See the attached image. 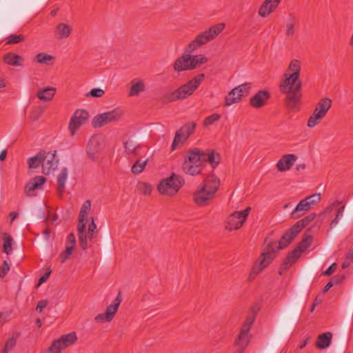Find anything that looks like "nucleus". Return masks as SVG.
<instances>
[{
	"label": "nucleus",
	"mask_w": 353,
	"mask_h": 353,
	"mask_svg": "<svg viewBox=\"0 0 353 353\" xmlns=\"http://www.w3.org/2000/svg\"><path fill=\"white\" fill-rule=\"evenodd\" d=\"M190 54L185 53L178 58L174 63L173 68L176 72L191 70L190 65Z\"/></svg>",
	"instance_id": "23"
},
{
	"label": "nucleus",
	"mask_w": 353,
	"mask_h": 353,
	"mask_svg": "<svg viewBox=\"0 0 353 353\" xmlns=\"http://www.w3.org/2000/svg\"><path fill=\"white\" fill-rule=\"evenodd\" d=\"M297 159V156L294 154H284L278 161L276 167L279 172H285L293 166Z\"/></svg>",
	"instance_id": "19"
},
{
	"label": "nucleus",
	"mask_w": 353,
	"mask_h": 353,
	"mask_svg": "<svg viewBox=\"0 0 353 353\" xmlns=\"http://www.w3.org/2000/svg\"><path fill=\"white\" fill-rule=\"evenodd\" d=\"M243 94L238 93V88H234L225 97V106H230L241 101Z\"/></svg>",
	"instance_id": "29"
},
{
	"label": "nucleus",
	"mask_w": 353,
	"mask_h": 353,
	"mask_svg": "<svg viewBox=\"0 0 353 353\" xmlns=\"http://www.w3.org/2000/svg\"><path fill=\"white\" fill-rule=\"evenodd\" d=\"M200 161L202 167H203L204 163L208 162L214 169L221 162L220 154L214 150H208L207 152L200 150Z\"/></svg>",
	"instance_id": "16"
},
{
	"label": "nucleus",
	"mask_w": 353,
	"mask_h": 353,
	"mask_svg": "<svg viewBox=\"0 0 353 353\" xmlns=\"http://www.w3.org/2000/svg\"><path fill=\"white\" fill-rule=\"evenodd\" d=\"M87 219L79 218V223L77 225L78 234H86Z\"/></svg>",
	"instance_id": "56"
},
{
	"label": "nucleus",
	"mask_w": 353,
	"mask_h": 353,
	"mask_svg": "<svg viewBox=\"0 0 353 353\" xmlns=\"http://www.w3.org/2000/svg\"><path fill=\"white\" fill-rule=\"evenodd\" d=\"M215 197V194L201 186V188L193 193V201L199 206H206Z\"/></svg>",
	"instance_id": "14"
},
{
	"label": "nucleus",
	"mask_w": 353,
	"mask_h": 353,
	"mask_svg": "<svg viewBox=\"0 0 353 353\" xmlns=\"http://www.w3.org/2000/svg\"><path fill=\"white\" fill-rule=\"evenodd\" d=\"M254 315H248L246 317L245 321H244L243 324L242 325L241 332L249 334V331L250 330V327L253 324L254 321Z\"/></svg>",
	"instance_id": "45"
},
{
	"label": "nucleus",
	"mask_w": 353,
	"mask_h": 353,
	"mask_svg": "<svg viewBox=\"0 0 353 353\" xmlns=\"http://www.w3.org/2000/svg\"><path fill=\"white\" fill-rule=\"evenodd\" d=\"M301 254V252L296 248L290 252L280 267L279 274H281L283 271H286L290 265L294 263L299 259Z\"/></svg>",
	"instance_id": "20"
},
{
	"label": "nucleus",
	"mask_w": 353,
	"mask_h": 353,
	"mask_svg": "<svg viewBox=\"0 0 353 353\" xmlns=\"http://www.w3.org/2000/svg\"><path fill=\"white\" fill-rule=\"evenodd\" d=\"M91 202L89 200L85 201L81 206L79 218L87 219L88 215L90 211Z\"/></svg>",
	"instance_id": "48"
},
{
	"label": "nucleus",
	"mask_w": 353,
	"mask_h": 353,
	"mask_svg": "<svg viewBox=\"0 0 353 353\" xmlns=\"http://www.w3.org/2000/svg\"><path fill=\"white\" fill-rule=\"evenodd\" d=\"M66 244L68 246H72V248H75L76 238L74 233L71 232L68 235Z\"/></svg>",
	"instance_id": "62"
},
{
	"label": "nucleus",
	"mask_w": 353,
	"mask_h": 353,
	"mask_svg": "<svg viewBox=\"0 0 353 353\" xmlns=\"http://www.w3.org/2000/svg\"><path fill=\"white\" fill-rule=\"evenodd\" d=\"M221 114L218 113H214L208 117H207L203 122V125L205 127H208L209 125H212L215 122L218 121L221 119Z\"/></svg>",
	"instance_id": "49"
},
{
	"label": "nucleus",
	"mask_w": 353,
	"mask_h": 353,
	"mask_svg": "<svg viewBox=\"0 0 353 353\" xmlns=\"http://www.w3.org/2000/svg\"><path fill=\"white\" fill-rule=\"evenodd\" d=\"M147 163H148V159L144 160V161H143L141 159L137 160L132 167V169H131L132 172L135 174H140L144 170Z\"/></svg>",
	"instance_id": "44"
},
{
	"label": "nucleus",
	"mask_w": 353,
	"mask_h": 353,
	"mask_svg": "<svg viewBox=\"0 0 353 353\" xmlns=\"http://www.w3.org/2000/svg\"><path fill=\"white\" fill-rule=\"evenodd\" d=\"M225 28L224 23H218L212 26L208 30L199 34L185 49V52L190 54L201 46L214 39Z\"/></svg>",
	"instance_id": "4"
},
{
	"label": "nucleus",
	"mask_w": 353,
	"mask_h": 353,
	"mask_svg": "<svg viewBox=\"0 0 353 353\" xmlns=\"http://www.w3.org/2000/svg\"><path fill=\"white\" fill-rule=\"evenodd\" d=\"M35 58L37 62L47 65L49 64L50 61H52L54 59L53 56L45 53H39L36 55Z\"/></svg>",
	"instance_id": "47"
},
{
	"label": "nucleus",
	"mask_w": 353,
	"mask_h": 353,
	"mask_svg": "<svg viewBox=\"0 0 353 353\" xmlns=\"http://www.w3.org/2000/svg\"><path fill=\"white\" fill-rule=\"evenodd\" d=\"M125 151L128 154L138 156L140 154L141 145L136 137H129L123 142Z\"/></svg>",
	"instance_id": "22"
},
{
	"label": "nucleus",
	"mask_w": 353,
	"mask_h": 353,
	"mask_svg": "<svg viewBox=\"0 0 353 353\" xmlns=\"http://www.w3.org/2000/svg\"><path fill=\"white\" fill-rule=\"evenodd\" d=\"M48 302L49 301L46 299L39 301L36 307V311L39 313L41 312L42 310L48 305Z\"/></svg>",
	"instance_id": "63"
},
{
	"label": "nucleus",
	"mask_w": 353,
	"mask_h": 353,
	"mask_svg": "<svg viewBox=\"0 0 353 353\" xmlns=\"http://www.w3.org/2000/svg\"><path fill=\"white\" fill-rule=\"evenodd\" d=\"M73 250L74 248H72V246L66 245L65 250L63 252H61L59 256V261L61 263H65L67 260H68L70 258Z\"/></svg>",
	"instance_id": "50"
},
{
	"label": "nucleus",
	"mask_w": 353,
	"mask_h": 353,
	"mask_svg": "<svg viewBox=\"0 0 353 353\" xmlns=\"http://www.w3.org/2000/svg\"><path fill=\"white\" fill-rule=\"evenodd\" d=\"M68 178V169L63 168L57 177V192L60 196L65 191V185Z\"/></svg>",
	"instance_id": "31"
},
{
	"label": "nucleus",
	"mask_w": 353,
	"mask_h": 353,
	"mask_svg": "<svg viewBox=\"0 0 353 353\" xmlns=\"http://www.w3.org/2000/svg\"><path fill=\"white\" fill-rule=\"evenodd\" d=\"M72 32L71 27L65 23H60L56 26L54 36L58 39L68 38Z\"/></svg>",
	"instance_id": "25"
},
{
	"label": "nucleus",
	"mask_w": 353,
	"mask_h": 353,
	"mask_svg": "<svg viewBox=\"0 0 353 353\" xmlns=\"http://www.w3.org/2000/svg\"><path fill=\"white\" fill-rule=\"evenodd\" d=\"M46 181V178L43 176H36L31 179L24 188L26 194L27 196H32L34 190L42 189L43 185Z\"/></svg>",
	"instance_id": "18"
},
{
	"label": "nucleus",
	"mask_w": 353,
	"mask_h": 353,
	"mask_svg": "<svg viewBox=\"0 0 353 353\" xmlns=\"http://www.w3.org/2000/svg\"><path fill=\"white\" fill-rule=\"evenodd\" d=\"M316 216V214L314 212L310 213L302 219L296 222L292 226L296 230H297L298 233L299 234L302 229L306 227L315 219Z\"/></svg>",
	"instance_id": "33"
},
{
	"label": "nucleus",
	"mask_w": 353,
	"mask_h": 353,
	"mask_svg": "<svg viewBox=\"0 0 353 353\" xmlns=\"http://www.w3.org/2000/svg\"><path fill=\"white\" fill-rule=\"evenodd\" d=\"M196 127V123L194 121L188 122L181 127L175 133L172 150H174L179 143L183 144L190 136L194 134Z\"/></svg>",
	"instance_id": "11"
},
{
	"label": "nucleus",
	"mask_w": 353,
	"mask_h": 353,
	"mask_svg": "<svg viewBox=\"0 0 353 353\" xmlns=\"http://www.w3.org/2000/svg\"><path fill=\"white\" fill-rule=\"evenodd\" d=\"M3 252L9 254L12 251V238L8 233L3 234Z\"/></svg>",
	"instance_id": "42"
},
{
	"label": "nucleus",
	"mask_w": 353,
	"mask_h": 353,
	"mask_svg": "<svg viewBox=\"0 0 353 353\" xmlns=\"http://www.w3.org/2000/svg\"><path fill=\"white\" fill-rule=\"evenodd\" d=\"M199 155H201L200 149L196 148L191 149L188 152L187 157H185L184 161L190 163L201 165V157Z\"/></svg>",
	"instance_id": "35"
},
{
	"label": "nucleus",
	"mask_w": 353,
	"mask_h": 353,
	"mask_svg": "<svg viewBox=\"0 0 353 353\" xmlns=\"http://www.w3.org/2000/svg\"><path fill=\"white\" fill-rule=\"evenodd\" d=\"M310 208V203H307L305 199H302L293 210L291 215L293 218L298 219L303 216L305 212L308 211Z\"/></svg>",
	"instance_id": "28"
},
{
	"label": "nucleus",
	"mask_w": 353,
	"mask_h": 353,
	"mask_svg": "<svg viewBox=\"0 0 353 353\" xmlns=\"http://www.w3.org/2000/svg\"><path fill=\"white\" fill-rule=\"evenodd\" d=\"M103 148L102 137L99 135L92 136L90 139L86 148L88 157L93 161H98L102 156Z\"/></svg>",
	"instance_id": "10"
},
{
	"label": "nucleus",
	"mask_w": 353,
	"mask_h": 353,
	"mask_svg": "<svg viewBox=\"0 0 353 353\" xmlns=\"http://www.w3.org/2000/svg\"><path fill=\"white\" fill-rule=\"evenodd\" d=\"M89 118V114L85 110L78 109L72 116L68 129L72 136H74L79 128L85 123Z\"/></svg>",
	"instance_id": "13"
},
{
	"label": "nucleus",
	"mask_w": 353,
	"mask_h": 353,
	"mask_svg": "<svg viewBox=\"0 0 353 353\" xmlns=\"http://www.w3.org/2000/svg\"><path fill=\"white\" fill-rule=\"evenodd\" d=\"M3 61L10 65L20 66L23 64V58L20 55L8 52L4 55Z\"/></svg>",
	"instance_id": "30"
},
{
	"label": "nucleus",
	"mask_w": 353,
	"mask_h": 353,
	"mask_svg": "<svg viewBox=\"0 0 353 353\" xmlns=\"http://www.w3.org/2000/svg\"><path fill=\"white\" fill-rule=\"evenodd\" d=\"M332 334L330 332H324L318 336L316 347L319 350L328 347L331 343Z\"/></svg>",
	"instance_id": "26"
},
{
	"label": "nucleus",
	"mask_w": 353,
	"mask_h": 353,
	"mask_svg": "<svg viewBox=\"0 0 353 353\" xmlns=\"http://www.w3.org/2000/svg\"><path fill=\"white\" fill-rule=\"evenodd\" d=\"M0 278H3L10 270L9 264L6 261H3V264L1 266Z\"/></svg>",
	"instance_id": "60"
},
{
	"label": "nucleus",
	"mask_w": 353,
	"mask_h": 353,
	"mask_svg": "<svg viewBox=\"0 0 353 353\" xmlns=\"http://www.w3.org/2000/svg\"><path fill=\"white\" fill-rule=\"evenodd\" d=\"M56 88L48 86L39 90L37 92V97L41 101H50L54 98Z\"/></svg>",
	"instance_id": "27"
},
{
	"label": "nucleus",
	"mask_w": 353,
	"mask_h": 353,
	"mask_svg": "<svg viewBox=\"0 0 353 353\" xmlns=\"http://www.w3.org/2000/svg\"><path fill=\"white\" fill-rule=\"evenodd\" d=\"M17 336H13L11 338L8 339L4 345L3 348L1 350V351L0 352L8 353V352L10 350H12L15 347V345L17 344Z\"/></svg>",
	"instance_id": "46"
},
{
	"label": "nucleus",
	"mask_w": 353,
	"mask_h": 353,
	"mask_svg": "<svg viewBox=\"0 0 353 353\" xmlns=\"http://www.w3.org/2000/svg\"><path fill=\"white\" fill-rule=\"evenodd\" d=\"M298 234L297 230L292 226L282 235L279 241L270 242L252 266L249 278L254 279L276 257L277 252L287 248Z\"/></svg>",
	"instance_id": "1"
},
{
	"label": "nucleus",
	"mask_w": 353,
	"mask_h": 353,
	"mask_svg": "<svg viewBox=\"0 0 353 353\" xmlns=\"http://www.w3.org/2000/svg\"><path fill=\"white\" fill-rule=\"evenodd\" d=\"M182 168L185 174L194 176L200 174L203 170L202 165L194 164L188 162H183Z\"/></svg>",
	"instance_id": "32"
},
{
	"label": "nucleus",
	"mask_w": 353,
	"mask_h": 353,
	"mask_svg": "<svg viewBox=\"0 0 353 353\" xmlns=\"http://www.w3.org/2000/svg\"><path fill=\"white\" fill-rule=\"evenodd\" d=\"M77 341V336L75 332L63 334L52 342L46 353H61V350L74 344Z\"/></svg>",
	"instance_id": "7"
},
{
	"label": "nucleus",
	"mask_w": 353,
	"mask_h": 353,
	"mask_svg": "<svg viewBox=\"0 0 353 353\" xmlns=\"http://www.w3.org/2000/svg\"><path fill=\"white\" fill-rule=\"evenodd\" d=\"M80 246L83 250H85L88 247L87 234H78Z\"/></svg>",
	"instance_id": "59"
},
{
	"label": "nucleus",
	"mask_w": 353,
	"mask_h": 353,
	"mask_svg": "<svg viewBox=\"0 0 353 353\" xmlns=\"http://www.w3.org/2000/svg\"><path fill=\"white\" fill-rule=\"evenodd\" d=\"M45 154V150L39 151L36 155L28 159V165L30 168H37L42 165L43 156Z\"/></svg>",
	"instance_id": "38"
},
{
	"label": "nucleus",
	"mask_w": 353,
	"mask_h": 353,
	"mask_svg": "<svg viewBox=\"0 0 353 353\" xmlns=\"http://www.w3.org/2000/svg\"><path fill=\"white\" fill-rule=\"evenodd\" d=\"M285 79L282 80L279 90L285 94V104L290 110H294L301 104L303 97L301 88L302 83L299 78H291V76L285 74Z\"/></svg>",
	"instance_id": "2"
},
{
	"label": "nucleus",
	"mask_w": 353,
	"mask_h": 353,
	"mask_svg": "<svg viewBox=\"0 0 353 353\" xmlns=\"http://www.w3.org/2000/svg\"><path fill=\"white\" fill-rule=\"evenodd\" d=\"M250 211L251 208L247 207L243 210L232 213L225 221V229L229 231L239 229L245 221Z\"/></svg>",
	"instance_id": "8"
},
{
	"label": "nucleus",
	"mask_w": 353,
	"mask_h": 353,
	"mask_svg": "<svg viewBox=\"0 0 353 353\" xmlns=\"http://www.w3.org/2000/svg\"><path fill=\"white\" fill-rule=\"evenodd\" d=\"M252 86V83H244L240 85H238L235 87L236 88H238V93L243 94V96H247L250 92V89Z\"/></svg>",
	"instance_id": "51"
},
{
	"label": "nucleus",
	"mask_w": 353,
	"mask_h": 353,
	"mask_svg": "<svg viewBox=\"0 0 353 353\" xmlns=\"http://www.w3.org/2000/svg\"><path fill=\"white\" fill-rule=\"evenodd\" d=\"M59 163V159L56 155V151L46 152L43 156L42 172L48 175L57 169Z\"/></svg>",
	"instance_id": "15"
},
{
	"label": "nucleus",
	"mask_w": 353,
	"mask_h": 353,
	"mask_svg": "<svg viewBox=\"0 0 353 353\" xmlns=\"http://www.w3.org/2000/svg\"><path fill=\"white\" fill-rule=\"evenodd\" d=\"M294 33H295L294 23L288 21L286 24V32H285L286 36L288 37H291L294 36Z\"/></svg>",
	"instance_id": "57"
},
{
	"label": "nucleus",
	"mask_w": 353,
	"mask_h": 353,
	"mask_svg": "<svg viewBox=\"0 0 353 353\" xmlns=\"http://www.w3.org/2000/svg\"><path fill=\"white\" fill-rule=\"evenodd\" d=\"M205 79L204 74H199L193 79L183 84L177 89L168 92L159 98V101L162 104L172 103L179 100H183L191 96L194 92L199 88L201 82Z\"/></svg>",
	"instance_id": "3"
},
{
	"label": "nucleus",
	"mask_w": 353,
	"mask_h": 353,
	"mask_svg": "<svg viewBox=\"0 0 353 353\" xmlns=\"http://www.w3.org/2000/svg\"><path fill=\"white\" fill-rule=\"evenodd\" d=\"M184 183L185 181L181 176L172 173L170 176L160 181L157 190L161 194L172 196L179 192Z\"/></svg>",
	"instance_id": "5"
},
{
	"label": "nucleus",
	"mask_w": 353,
	"mask_h": 353,
	"mask_svg": "<svg viewBox=\"0 0 353 353\" xmlns=\"http://www.w3.org/2000/svg\"><path fill=\"white\" fill-rule=\"evenodd\" d=\"M332 105V101L330 98L324 97L321 99L316 103L312 114L309 117L307 126L312 128L320 123L321 121L325 117L327 112L331 108Z\"/></svg>",
	"instance_id": "6"
},
{
	"label": "nucleus",
	"mask_w": 353,
	"mask_h": 353,
	"mask_svg": "<svg viewBox=\"0 0 353 353\" xmlns=\"http://www.w3.org/2000/svg\"><path fill=\"white\" fill-rule=\"evenodd\" d=\"M321 199V195L320 193L313 194L312 195H310L305 198V201H307V203H310V205L312 207V205H314L319 203Z\"/></svg>",
	"instance_id": "52"
},
{
	"label": "nucleus",
	"mask_w": 353,
	"mask_h": 353,
	"mask_svg": "<svg viewBox=\"0 0 353 353\" xmlns=\"http://www.w3.org/2000/svg\"><path fill=\"white\" fill-rule=\"evenodd\" d=\"M97 229V225L95 224L94 219H92V221L88 225V235L90 239L94 238V232Z\"/></svg>",
	"instance_id": "61"
},
{
	"label": "nucleus",
	"mask_w": 353,
	"mask_h": 353,
	"mask_svg": "<svg viewBox=\"0 0 353 353\" xmlns=\"http://www.w3.org/2000/svg\"><path fill=\"white\" fill-rule=\"evenodd\" d=\"M288 71L292 72L291 78H299L301 74V63L297 59H292L288 66Z\"/></svg>",
	"instance_id": "39"
},
{
	"label": "nucleus",
	"mask_w": 353,
	"mask_h": 353,
	"mask_svg": "<svg viewBox=\"0 0 353 353\" xmlns=\"http://www.w3.org/2000/svg\"><path fill=\"white\" fill-rule=\"evenodd\" d=\"M110 123L105 112L97 114L95 116L92 121V125L94 128H101L108 123Z\"/></svg>",
	"instance_id": "40"
},
{
	"label": "nucleus",
	"mask_w": 353,
	"mask_h": 353,
	"mask_svg": "<svg viewBox=\"0 0 353 353\" xmlns=\"http://www.w3.org/2000/svg\"><path fill=\"white\" fill-rule=\"evenodd\" d=\"M105 113L110 123L119 121L123 114V111L120 109H114Z\"/></svg>",
	"instance_id": "43"
},
{
	"label": "nucleus",
	"mask_w": 353,
	"mask_h": 353,
	"mask_svg": "<svg viewBox=\"0 0 353 353\" xmlns=\"http://www.w3.org/2000/svg\"><path fill=\"white\" fill-rule=\"evenodd\" d=\"M205 189L209 190L211 192L216 195L220 186V180L214 174H209L203 180L201 185Z\"/></svg>",
	"instance_id": "21"
},
{
	"label": "nucleus",
	"mask_w": 353,
	"mask_h": 353,
	"mask_svg": "<svg viewBox=\"0 0 353 353\" xmlns=\"http://www.w3.org/2000/svg\"><path fill=\"white\" fill-rule=\"evenodd\" d=\"M308 230L304 233L302 240L297 244L296 248L302 253L306 250L312 243L313 238L307 234Z\"/></svg>",
	"instance_id": "34"
},
{
	"label": "nucleus",
	"mask_w": 353,
	"mask_h": 353,
	"mask_svg": "<svg viewBox=\"0 0 353 353\" xmlns=\"http://www.w3.org/2000/svg\"><path fill=\"white\" fill-rule=\"evenodd\" d=\"M345 205L339 206L336 211L335 216L330 224V228L334 230L335 234L339 233L348 225L352 214H344Z\"/></svg>",
	"instance_id": "9"
},
{
	"label": "nucleus",
	"mask_w": 353,
	"mask_h": 353,
	"mask_svg": "<svg viewBox=\"0 0 353 353\" xmlns=\"http://www.w3.org/2000/svg\"><path fill=\"white\" fill-rule=\"evenodd\" d=\"M250 342V338L248 334L241 332L239 333L238 338L234 342V345L236 347L242 348L245 350Z\"/></svg>",
	"instance_id": "41"
},
{
	"label": "nucleus",
	"mask_w": 353,
	"mask_h": 353,
	"mask_svg": "<svg viewBox=\"0 0 353 353\" xmlns=\"http://www.w3.org/2000/svg\"><path fill=\"white\" fill-rule=\"evenodd\" d=\"M24 36L23 34H11L7 38V43L8 44H15L19 43L23 41H24Z\"/></svg>",
	"instance_id": "54"
},
{
	"label": "nucleus",
	"mask_w": 353,
	"mask_h": 353,
	"mask_svg": "<svg viewBox=\"0 0 353 353\" xmlns=\"http://www.w3.org/2000/svg\"><path fill=\"white\" fill-rule=\"evenodd\" d=\"M145 86L143 81H137L135 79L132 81V86L129 92V96H138L141 92L145 90Z\"/></svg>",
	"instance_id": "36"
},
{
	"label": "nucleus",
	"mask_w": 353,
	"mask_h": 353,
	"mask_svg": "<svg viewBox=\"0 0 353 353\" xmlns=\"http://www.w3.org/2000/svg\"><path fill=\"white\" fill-rule=\"evenodd\" d=\"M345 276L344 274H336L330 279V281L333 286L341 283L345 279Z\"/></svg>",
	"instance_id": "58"
},
{
	"label": "nucleus",
	"mask_w": 353,
	"mask_h": 353,
	"mask_svg": "<svg viewBox=\"0 0 353 353\" xmlns=\"http://www.w3.org/2000/svg\"><path fill=\"white\" fill-rule=\"evenodd\" d=\"M337 265L336 263H333L329 266V268L323 273L325 276H330L336 270Z\"/></svg>",
	"instance_id": "64"
},
{
	"label": "nucleus",
	"mask_w": 353,
	"mask_h": 353,
	"mask_svg": "<svg viewBox=\"0 0 353 353\" xmlns=\"http://www.w3.org/2000/svg\"><path fill=\"white\" fill-rule=\"evenodd\" d=\"M208 59L203 54L191 55L190 65L192 70L200 67L201 65L205 63Z\"/></svg>",
	"instance_id": "37"
},
{
	"label": "nucleus",
	"mask_w": 353,
	"mask_h": 353,
	"mask_svg": "<svg viewBox=\"0 0 353 353\" xmlns=\"http://www.w3.org/2000/svg\"><path fill=\"white\" fill-rule=\"evenodd\" d=\"M270 98V92L266 90H261L250 99V105L254 108L264 106Z\"/></svg>",
	"instance_id": "17"
},
{
	"label": "nucleus",
	"mask_w": 353,
	"mask_h": 353,
	"mask_svg": "<svg viewBox=\"0 0 353 353\" xmlns=\"http://www.w3.org/2000/svg\"><path fill=\"white\" fill-rule=\"evenodd\" d=\"M279 6L270 0H265L261 5L259 10V15L261 17H267L272 14Z\"/></svg>",
	"instance_id": "24"
},
{
	"label": "nucleus",
	"mask_w": 353,
	"mask_h": 353,
	"mask_svg": "<svg viewBox=\"0 0 353 353\" xmlns=\"http://www.w3.org/2000/svg\"><path fill=\"white\" fill-rule=\"evenodd\" d=\"M121 301V292L119 291L113 303L107 307L105 312L100 313L95 316V321L98 323L110 322L114 319Z\"/></svg>",
	"instance_id": "12"
},
{
	"label": "nucleus",
	"mask_w": 353,
	"mask_h": 353,
	"mask_svg": "<svg viewBox=\"0 0 353 353\" xmlns=\"http://www.w3.org/2000/svg\"><path fill=\"white\" fill-rule=\"evenodd\" d=\"M138 189L140 192L144 195L150 194L152 188L150 184L147 183H141L138 185Z\"/></svg>",
	"instance_id": "53"
},
{
	"label": "nucleus",
	"mask_w": 353,
	"mask_h": 353,
	"mask_svg": "<svg viewBox=\"0 0 353 353\" xmlns=\"http://www.w3.org/2000/svg\"><path fill=\"white\" fill-rule=\"evenodd\" d=\"M105 94V91L99 88H95L92 89L89 92H88L85 96L87 97H101Z\"/></svg>",
	"instance_id": "55"
}]
</instances>
